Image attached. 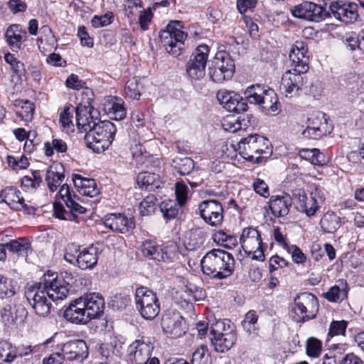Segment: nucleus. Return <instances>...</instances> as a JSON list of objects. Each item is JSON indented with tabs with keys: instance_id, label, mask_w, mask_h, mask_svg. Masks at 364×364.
Masks as SVG:
<instances>
[{
	"instance_id": "nucleus-1",
	"label": "nucleus",
	"mask_w": 364,
	"mask_h": 364,
	"mask_svg": "<svg viewBox=\"0 0 364 364\" xmlns=\"http://www.w3.org/2000/svg\"><path fill=\"white\" fill-rule=\"evenodd\" d=\"M68 288L56 272L48 271L43 276V282L27 286L25 296L35 314L46 317L50 313L51 302L67 297Z\"/></svg>"
},
{
	"instance_id": "nucleus-2",
	"label": "nucleus",
	"mask_w": 364,
	"mask_h": 364,
	"mask_svg": "<svg viewBox=\"0 0 364 364\" xmlns=\"http://www.w3.org/2000/svg\"><path fill=\"white\" fill-rule=\"evenodd\" d=\"M90 109L80 104L75 108L76 123L78 128L86 132L84 139L86 146L94 152L101 153L112 144L115 133V125L109 121L90 119Z\"/></svg>"
},
{
	"instance_id": "nucleus-3",
	"label": "nucleus",
	"mask_w": 364,
	"mask_h": 364,
	"mask_svg": "<svg viewBox=\"0 0 364 364\" xmlns=\"http://www.w3.org/2000/svg\"><path fill=\"white\" fill-rule=\"evenodd\" d=\"M203 272L217 279H224L230 277L235 267L232 255L220 249H213L208 252L200 261Z\"/></svg>"
},
{
	"instance_id": "nucleus-4",
	"label": "nucleus",
	"mask_w": 364,
	"mask_h": 364,
	"mask_svg": "<svg viewBox=\"0 0 364 364\" xmlns=\"http://www.w3.org/2000/svg\"><path fill=\"white\" fill-rule=\"evenodd\" d=\"M240 154L247 161L261 164L272 154L269 140L259 134H250L237 144Z\"/></svg>"
},
{
	"instance_id": "nucleus-5",
	"label": "nucleus",
	"mask_w": 364,
	"mask_h": 364,
	"mask_svg": "<svg viewBox=\"0 0 364 364\" xmlns=\"http://www.w3.org/2000/svg\"><path fill=\"white\" fill-rule=\"evenodd\" d=\"M248 103L258 105L266 114L275 115L279 110V100L272 89H264L259 85L249 86L244 92Z\"/></svg>"
},
{
	"instance_id": "nucleus-6",
	"label": "nucleus",
	"mask_w": 364,
	"mask_h": 364,
	"mask_svg": "<svg viewBox=\"0 0 364 364\" xmlns=\"http://www.w3.org/2000/svg\"><path fill=\"white\" fill-rule=\"evenodd\" d=\"M181 22L171 21L164 30L159 33L161 42L165 50L169 54L177 57L181 54L183 49L184 41L188 35L182 31Z\"/></svg>"
},
{
	"instance_id": "nucleus-7",
	"label": "nucleus",
	"mask_w": 364,
	"mask_h": 364,
	"mask_svg": "<svg viewBox=\"0 0 364 364\" xmlns=\"http://www.w3.org/2000/svg\"><path fill=\"white\" fill-rule=\"evenodd\" d=\"M154 346L149 338L134 341L128 347L127 353L132 364H160L159 359L152 356Z\"/></svg>"
},
{
	"instance_id": "nucleus-8",
	"label": "nucleus",
	"mask_w": 364,
	"mask_h": 364,
	"mask_svg": "<svg viewBox=\"0 0 364 364\" xmlns=\"http://www.w3.org/2000/svg\"><path fill=\"white\" fill-rule=\"evenodd\" d=\"M135 303L137 310L145 319H154L160 312V304L156 294L146 287L136 289Z\"/></svg>"
},
{
	"instance_id": "nucleus-9",
	"label": "nucleus",
	"mask_w": 364,
	"mask_h": 364,
	"mask_svg": "<svg viewBox=\"0 0 364 364\" xmlns=\"http://www.w3.org/2000/svg\"><path fill=\"white\" fill-rule=\"evenodd\" d=\"M208 70L210 79L215 82L221 83L232 77L235 72V64L229 53L218 51Z\"/></svg>"
},
{
	"instance_id": "nucleus-10",
	"label": "nucleus",
	"mask_w": 364,
	"mask_h": 364,
	"mask_svg": "<svg viewBox=\"0 0 364 364\" xmlns=\"http://www.w3.org/2000/svg\"><path fill=\"white\" fill-rule=\"evenodd\" d=\"M240 242L245 253L250 256L252 259L264 261V245L259 231L252 227L242 230Z\"/></svg>"
},
{
	"instance_id": "nucleus-11",
	"label": "nucleus",
	"mask_w": 364,
	"mask_h": 364,
	"mask_svg": "<svg viewBox=\"0 0 364 364\" xmlns=\"http://www.w3.org/2000/svg\"><path fill=\"white\" fill-rule=\"evenodd\" d=\"M317 298L312 294L304 292L294 299V311L297 322H304L316 317L318 310Z\"/></svg>"
},
{
	"instance_id": "nucleus-12",
	"label": "nucleus",
	"mask_w": 364,
	"mask_h": 364,
	"mask_svg": "<svg viewBox=\"0 0 364 364\" xmlns=\"http://www.w3.org/2000/svg\"><path fill=\"white\" fill-rule=\"evenodd\" d=\"M209 48L205 44L199 45L190 57L186 65V72L193 79H200L205 75Z\"/></svg>"
},
{
	"instance_id": "nucleus-13",
	"label": "nucleus",
	"mask_w": 364,
	"mask_h": 364,
	"mask_svg": "<svg viewBox=\"0 0 364 364\" xmlns=\"http://www.w3.org/2000/svg\"><path fill=\"white\" fill-rule=\"evenodd\" d=\"M325 114L318 112L311 114L306 121V127L302 132L304 137L318 139L329 134L332 127L328 124Z\"/></svg>"
},
{
	"instance_id": "nucleus-14",
	"label": "nucleus",
	"mask_w": 364,
	"mask_h": 364,
	"mask_svg": "<svg viewBox=\"0 0 364 364\" xmlns=\"http://www.w3.org/2000/svg\"><path fill=\"white\" fill-rule=\"evenodd\" d=\"M201 218L209 225L220 226L223 221V208L216 200H205L198 205Z\"/></svg>"
},
{
	"instance_id": "nucleus-15",
	"label": "nucleus",
	"mask_w": 364,
	"mask_h": 364,
	"mask_svg": "<svg viewBox=\"0 0 364 364\" xmlns=\"http://www.w3.org/2000/svg\"><path fill=\"white\" fill-rule=\"evenodd\" d=\"M161 325L164 333L171 338L181 337L186 333L183 316L174 311H167L164 314Z\"/></svg>"
},
{
	"instance_id": "nucleus-16",
	"label": "nucleus",
	"mask_w": 364,
	"mask_h": 364,
	"mask_svg": "<svg viewBox=\"0 0 364 364\" xmlns=\"http://www.w3.org/2000/svg\"><path fill=\"white\" fill-rule=\"evenodd\" d=\"M293 16L310 21L318 22L325 19L328 14L315 3L304 1L291 9Z\"/></svg>"
},
{
	"instance_id": "nucleus-17",
	"label": "nucleus",
	"mask_w": 364,
	"mask_h": 364,
	"mask_svg": "<svg viewBox=\"0 0 364 364\" xmlns=\"http://www.w3.org/2000/svg\"><path fill=\"white\" fill-rule=\"evenodd\" d=\"M217 100L228 112L242 113L248 109L247 98L239 94L227 90H220L217 92Z\"/></svg>"
},
{
	"instance_id": "nucleus-18",
	"label": "nucleus",
	"mask_w": 364,
	"mask_h": 364,
	"mask_svg": "<svg viewBox=\"0 0 364 364\" xmlns=\"http://www.w3.org/2000/svg\"><path fill=\"white\" fill-rule=\"evenodd\" d=\"M307 52L308 48L304 42L296 41L289 54L291 69L301 73H306L308 72L309 69V57L307 55Z\"/></svg>"
},
{
	"instance_id": "nucleus-19",
	"label": "nucleus",
	"mask_w": 364,
	"mask_h": 364,
	"mask_svg": "<svg viewBox=\"0 0 364 364\" xmlns=\"http://www.w3.org/2000/svg\"><path fill=\"white\" fill-rule=\"evenodd\" d=\"M63 361H77L82 363L88 357L87 343L82 340H73L66 342L61 348Z\"/></svg>"
},
{
	"instance_id": "nucleus-20",
	"label": "nucleus",
	"mask_w": 364,
	"mask_h": 364,
	"mask_svg": "<svg viewBox=\"0 0 364 364\" xmlns=\"http://www.w3.org/2000/svg\"><path fill=\"white\" fill-rule=\"evenodd\" d=\"M305 74L293 69L288 70L283 74L280 89L286 97H291L299 93L304 85Z\"/></svg>"
},
{
	"instance_id": "nucleus-21",
	"label": "nucleus",
	"mask_w": 364,
	"mask_h": 364,
	"mask_svg": "<svg viewBox=\"0 0 364 364\" xmlns=\"http://www.w3.org/2000/svg\"><path fill=\"white\" fill-rule=\"evenodd\" d=\"M21 192L12 187H7L0 192V198L2 202L6 203L11 209L16 211L23 210L26 214L34 213V208L28 205L24 202V198L20 196Z\"/></svg>"
},
{
	"instance_id": "nucleus-22",
	"label": "nucleus",
	"mask_w": 364,
	"mask_h": 364,
	"mask_svg": "<svg viewBox=\"0 0 364 364\" xmlns=\"http://www.w3.org/2000/svg\"><path fill=\"white\" fill-rule=\"evenodd\" d=\"M330 10L336 18L346 23H353L358 17L356 4L335 1L331 3Z\"/></svg>"
},
{
	"instance_id": "nucleus-23",
	"label": "nucleus",
	"mask_w": 364,
	"mask_h": 364,
	"mask_svg": "<svg viewBox=\"0 0 364 364\" xmlns=\"http://www.w3.org/2000/svg\"><path fill=\"white\" fill-rule=\"evenodd\" d=\"M63 316L67 321L76 324H86L91 320L80 297L70 304Z\"/></svg>"
},
{
	"instance_id": "nucleus-24",
	"label": "nucleus",
	"mask_w": 364,
	"mask_h": 364,
	"mask_svg": "<svg viewBox=\"0 0 364 364\" xmlns=\"http://www.w3.org/2000/svg\"><path fill=\"white\" fill-rule=\"evenodd\" d=\"M2 323L7 327L14 326L18 321H22L27 315L26 308L21 304H6L0 311Z\"/></svg>"
},
{
	"instance_id": "nucleus-25",
	"label": "nucleus",
	"mask_w": 364,
	"mask_h": 364,
	"mask_svg": "<svg viewBox=\"0 0 364 364\" xmlns=\"http://www.w3.org/2000/svg\"><path fill=\"white\" fill-rule=\"evenodd\" d=\"M105 225L116 232L125 233L134 229V222L123 214L112 213L107 215L104 219Z\"/></svg>"
},
{
	"instance_id": "nucleus-26",
	"label": "nucleus",
	"mask_w": 364,
	"mask_h": 364,
	"mask_svg": "<svg viewBox=\"0 0 364 364\" xmlns=\"http://www.w3.org/2000/svg\"><path fill=\"white\" fill-rule=\"evenodd\" d=\"M80 299L91 320L97 318L103 313L105 301L99 294H85Z\"/></svg>"
},
{
	"instance_id": "nucleus-27",
	"label": "nucleus",
	"mask_w": 364,
	"mask_h": 364,
	"mask_svg": "<svg viewBox=\"0 0 364 364\" xmlns=\"http://www.w3.org/2000/svg\"><path fill=\"white\" fill-rule=\"evenodd\" d=\"M4 36L10 48L18 51L21 48L23 42L26 40L27 33L20 25L13 24L8 27Z\"/></svg>"
},
{
	"instance_id": "nucleus-28",
	"label": "nucleus",
	"mask_w": 364,
	"mask_h": 364,
	"mask_svg": "<svg viewBox=\"0 0 364 364\" xmlns=\"http://www.w3.org/2000/svg\"><path fill=\"white\" fill-rule=\"evenodd\" d=\"M98 260L97 248L91 245L78 253L77 265L82 269H92Z\"/></svg>"
},
{
	"instance_id": "nucleus-29",
	"label": "nucleus",
	"mask_w": 364,
	"mask_h": 364,
	"mask_svg": "<svg viewBox=\"0 0 364 364\" xmlns=\"http://www.w3.org/2000/svg\"><path fill=\"white\" fill-rule=\"evenodd\" d=\"M292 199L289 195L272 197L269 200V208L276 217H283L289 213Z\"/></svg>"
},
{
	"instance_id": "nucleus-30",
	"label": "nucleus",
	"mask_w": 364,
	"mask_h": 364,
	"mask_svg": "<svg viewBox=\"0 0 364 364\" xmlns=\"http://www.w3.org/2000/svg\"><path fill=\"white\" fill-rule=\"evenodd\" d=\"M63 170V165L60 163L53 164L47 170L46 181L52 192L57 190L64 178V174L61 172Z\"/></svg>"
},
{
	"instance_id": "nucleus-31",
	"label": "nucleus",
	"mask_w": 364,
	"mask_h": 364,
	"mask_svg": "<svg viewBox=\"0 0 364 364\" xmlns=\"http://www.w3.org/2000/svg\"><path fill=\"white\" fill-rule=\"evenodd\" d=\"M136 183L141 189L153 191L160 187L161 181L158 174L144 171L137 175Z\"/></svg>"
},
{
	"instance_id": "nucleus-32",
	"label": "nucleus",
	"mask_w": 364,
	"mask_h": 364,
	"mask_svg": "<svg viewBox=\"0 0 364 364\" xmlns=\"http://www.w3.org/2000/svg\"><path fill=\"white\" fill-rule=\"evenodd\" d=\"M212 343L218 352L228 350L236 341L235 333L232 331L223 333L211 338Z\"/></svg>"
},
{
	"instance_id": "nucleus-33",
	"label": "nucleus",
	"mask_w": 364,
	"mask_h": 364,
	"mask_svg": "<svg viewBox=\"0 0 364 364\" xmlns=\"http://www.w3.org/2000/svg\"><path fill=\"white\" fill-rule=\"evenodd\" d=\"M6 246L10 252L25 257H27L31 247V242L26 237H19L17 240H12L6 242Z\"/></svg>"
},
{
	"instance_id": "nucleus-34",
	"label": "nucleus",
	"mask_w": 364,
	"mask_h": 364,
	"mask_svg": "<svg viewBox=\"0 0 364 364\" xmlns=\"http://www.w3.org/2000/svg\"><path fill=\"white\" fill-rule=\"evenodd\" d=\"M341 218L335 213L327 212L320 220V225L323 232H335L341 226Z\"/></svg>"
},
{
	"instance_id": "nucleus-35",
	"label": "nucleus",
	"mask_w": 364,
	"mask_h": 364,
	"mask_svg": "<svg viewBox=\"0 0 364 364\" xmlns=\"http://www.w3.org/2000/svg\"><path fill=\"white\" fill-rule=\"evenodd\" d=\"M323 200V196L321 190L316 188L314 191L311 193L309 197L307 198L305 202V210H301L300 212H304L308 216H311L315 214L319 208V203Z\"/></svg>"
},
{
	"instance_id": "nucleus-36",
	"label": "nucleus",
	"mask_w": 364,
	"mask_h": 364,
	"mask_svg": "<svg viewBox=\"0 0 364 364\" xmlns=\"http://www.w3.org/2000/svg\"><path fill=\"white\" fill-rule=\"evenodd\" d=\"M171 166L180 175H188L194 168V162L190 157H176L172 160Z\"/></svg>"
},
{
	"instance_id": "nucleus-37",
	"label": "nucleus",
	"mask_w": 364,
	"mask_h": 364,
	"mask_svg": "<svg viewBox=\"0 0 364 364\" xmlns=\"http://www.w3.org/2000/svg\"><path fill=\"white\" fill-rule=\"evenodd\" d=\"M299 156L306 160L310 161L314 165L323 166L327 163V159L317 149H302Z\"/></svg>"
},
{
	"instance_id": "nucleus-38",
	"label": "nucleus",
	"mask_w": 364,
	"mask_h": 364,
	"mask_svg": "<svg viewBox=\"0 0 364 364\" xmlns=\"http://www.w3.org/2000/svg\"><path fill=\"white\" fill-rule=\"evenodd\" d=\"M143 89L144 85L141 78L133 77L127 82L126 94L132 99L139 100Z\"/></svg>"
},
{
	"instance_id": "nucleus-39",
	"label": "nucleus",
	"mask_w": 364,
	"mask_h": 364,
	"mask_svg": "<svg viewBox=\"0 0 364 364\" xmlns=\"http://www.w3.org/2000/svg\"><path fill=\"white\" fill-rule=\"evenodd\" d=\"M18 357V349L11 343L2 341H0V359L6 363L14 360Z\"/></svg>"
},
{
	"instance_id": "nucleus-40",
	"label": "nucleus",
	"mask_w": 364,
	"mask_h": 364,
	"mask_svg": "<svg viewBox=\"0 0 364 364\" xmlns=\"http://www.w3.org/2000/svg\"><path fill=\"white\" fill-rule=\"evenodd\" d=\"M179 206L180 205L178 202L174 200H164L160 205V210L164 218L170 220L174 219L178 215Z\"/></svg>"
},
{
	"instance_id": "nucleus-41",
	"label": "nucleus",
	"mask_w": 364,
	"mask_h": 364,
	"mask_svg": "<svg viewBox=\"0 0 364 364\" xmlns=\"http://www.w3.org/2000/svg\"><path fill=\"white\" fill-rule=\"evenodd\" d=\"M210 353L206 346L202 345L192 355V364H211Z\"/></svg>"
},
{
	"instance_id": "nucleus-42",
	"label": "nucleus",
	"mask_w": 364,
	"mask_h": 364,
	"mask_svg": "<svg viewBox=\"0 0 364 364\" xmlns=\"http://www.w3.org/2000/svg\"><path fill=\"white\" fill-rule=\"evenodd\" d=\"M4 60L10 65L11 70L16 75L18 79L22 80V77L24 76L26 73L24 64L18 60L14 55L10 53L5 54Z\"/></svg>"
},
{
	"instance_id": "nucleus-43",
	"label": "nucleus",
	"mask_w": 364,
	"mask_h": 364,
	"mask_svg": "<svg viewBox=\"0 0 364 364\" xmlns=\"http://www.w3.org/2000/svg\"><path fill=\"white\" fill-rule=\"evenodd\" d=\"M44 147L47 156H51L53 154V150L58 153H65L68 149L66 143L60 139H53L51 142H45Z\"/></svg>"
},
{
	"instance_id": "nucleus-44",
	"label": "nucleus",
	"mask_w": 364,
	"mask_h": 364,
	"mask_svg": "<svg viewBox=\"0 0 364 364\" xmlns=\"http://www.w3.org/2000/svg\"><path fill=\"white\" fill-rule=\"evenodd\" d=\"M348 326V322L341 321H333L328 328L327 340L337 336H344Z\"/></svg>"
},
{
	"instance_id": "nucleus-45",
	"label": "nucleus",
	"mask_w": 364,
	"mask_h": 364,
	"mask_svg": "<svg viewBox=\"0 0 364 364\" xmlns=\"http://www.w3.org/2000/svg\"><path fill=\"white\" fill-rule=\"evenodd\" d=\"M213 240L220 244V245H224L225 247H230V245H235L237 240L236 238L231 235H228L223 230H219L214 233L213 235Z\"/></svg>"
},
{
	"instance_id": "nucleus-46",
	"label": "nucleus",
	"mask_w": 364,
	"mask_h": 364,
	"mask_svg": "<svg viewBox=\"0 0 364 364\" xmlns=\"http://www.w3.org/2000/svg\"><path fill=\"white\" fill-rule=\"evenodd\" d=\"M323 296L329 301L336 302L344 299L347 296V291L344 287L341 289L338 286L335 285L325 293Z\"/></svg>"
},
{
	"instance_id": "nucleus-47",
	"label": "nucleus",
	"mask_w": 364,
	"mask_h": 364,
	"mask_svg": "<svg viewBox=\"0 0 364 364\" xmlns=\"http://www.w3.org/2000/svg\"><path fill=\"white\" fill-rule=\"evenodd\" d=\"M156 198L154 195L146 196L139 205V211L142 215H148L153 213L156 208Z\"/></svg>"
},
{
	"instance_id": "nucleus-48",
	"label": "nucleus",
	"mask_w": 364,
	"mask_h": 364,
	"mask_svg": "<svg viewBox=\"0 0 364 364\" xmlns=\"http://www.w3.org/2000/svg\"><path fill=\"white\" fill-rule=\"evenodd\" d=\"M203 242L204 237L201 232H191L188 241L186 242V248L190 250H196L203 245Z\"/></svg>"
},
{
	"instance_id": "nucleus-49",
	"label": "nucleus",
	"mask_w": 364,
	"mask_h": 364,
	"mask_svg": "<svg viewBox=\"0 0 364 364\" xmlns=\"http://www.w3.org/2000/svg\"><path fill=\"white\" fill-rule=\"evenodd\" d=\"M34 105L28 100H26L25 105L21 109H16V114L23 121L29 122L33 119Z\"/></svg>"
},
{
	"instance_id": "nucleus-50",
	"label": "nucleus",
	"mask_w": 364,
	"mask_h": 364,
	"mask_svg": "<svg viewBox=\"0 0 364 364\" xmlns=\"http://www.w3.org/2000/svg\"><path fill=\"white\" fill-rule=\"evenodd\" d=\"M176 197L180 206H183L188 199V188L183 182H177L175 185Z\"/></svg>"
},
{
	"instance_id": "nucleus-51",
	"label": "nucleus",
	"mask_w": 364,
	"mask_h": 364,
	"mask_svg": "<svg viewBox=\"0 0 364 364\" xmlns=\"http://www.w3.org/2000/svg\"><path fill=\"white\" fill-rule=\"evenodd\" d=\"M14 294L12 289L11 280L0 274V297L11 296Z\"/></svg>"
},
{
	"instance_id": "nucleus-52",
	"label": "nucleus",
	"mask_w": 364,
	"mask_h": 364,
	"mask_svg": "<svg viewBox=\"0 0 364 364\" xmlns=\"http://www.w3.org/2000/svg\"><path fill=\"white\" fill-rule=\"evenodd\" d=\"M113 18L114 16L112 13H107L102 16H95L91 21V23L95 28L107 26L112 22Z\"/></svg>"
},
{
	"instance_id": "nucleus-53",
	"label": "nucleus",
	"mask_w": 364,
	"mask_h": 364,
	"mask_svg": "<svg viewBox=\"0 0 364 364\" xmlns=\"http://www.w3.org/2000/svg\"><path fill=\"white\" fill-rule=\"evenodd\" d=\"M321 350V342L316 339L311 338L307 341L306 343V353L308 355L311 357H318Z\"/></svg>"
},
{
	"instance_id": "nucleus-54",
	"label": "nucleus",
	"mask_w": 364,
	"mask_h": 364,
	"mask_svg": "<svg viewBox=\"0 0 364 364\" xmlns=\"http://www.w3.org/2000/svg\"><path fill=\"white\" fill-rule=\"evenodd\" d=\"M159 246H157L154 242L146 240L141 245V251L144 256L151 257L156 255Z\"/></svg>"
},
{
	"instance_id": "nucleus-55",
	"label": "nucleus",
	"mask_w": 364,
	"mask_h": 364,
	"mask_svg": "<svg viewBox=\"0 0 364 364\" xmlns=\"http://www.w3.org/2000/svg\"><path fill=\"white\" fill-rule=\"evenodd\" d=\"M307 198L308 197L303 189H298L294 191L293 199L294 203L299 211L306 208L304 203Z\"/></svg>"
},
{
	"instance_id": "nucleus-56",
	"label": "nucleus",
	"mask_w": 364,
	"mask_h": 364,
	"mask_svg": "<svg viewBox=\"0 0 364 364\" xmlns=\"http://www.w3.org/2000/svg\"><path fill=\"white\" fill-rule=\"evenodd\" d=\"M85 183V185L80 192L81 194L89 197H94L98 195L99 190L97 188V184L94 179L88 178Z\"/></svg>"
},
{
	"instance_id": "nucleus-57",
	"label": "nucleus",
	"mask_w": 364,
	"mask_h": 364,
	"mask_svg": "<svg viewBox=\"0 0 364 364\" xmlns=\"http://www.w3.org/2000/svg\"><path fill=\"white\" fill-rule=\"evenodd\" d=\"M109 114L114 120H122L126 116V110L124 107L118 103H114L109 109Z\"/></svg>"
},
{
	"instance_id": "nucleus-58",
	"label": "nucleus",
	"mask_w": 364,
	"mask_h": 364,
	"mask_svg": "<svg viewBox=\"0 0 364 364\" xmlns=\"http://www.w3.org/2000/svg\"><path fill=\"white\" fill-rule=\"evenodd\" d=\"M254 191L261 196L267 198L269 196V188L267 183L260 178H256L253 183Z\"/></svg>"
},
{
	"instance_id": "nucleus-59",
	"label": "nucleus",
	"mask_w": 364,
	"mask_h": 364,
	"mask_svg": "<svg viewBox=\"0 0 364 364\" xmlns=\"http://www.w3.org/2000/svg\"><path fill=\"white\" fill-rule=\"evenodd\" d=\"M80 252L78 247L74 244L69 245L65 250V259L70 263L76 262L77 263L78 253Z\"/></svg>"
},
{
	"instance_id": "nucleus-60",
	"label": "nucleus",
	"mask_w": 364,
	"mask_h": 364,
	"mask_svg": "<svg viewBox=\"0 0 364 364\" xmlns=\"http://www.w3.org/2000/svg\"><path fill=\"white\" fill-rule=\"evenodd\" d=\"M65 85L69 88L78 90L83 88L85 83L80 80L77 75L70 74L65 81Z\"/></svg>"
},
{
	"instance_id": "nucleus-61",
	"label": "nucleus",
	"mask_w": 364,
	"mask_h": 364,
	"mask_svg": "<svg viewBox=\"0 0 364 364\" xmlns=\"http://www.w3.org/2000/svg\"><path fill=\"white\" fill-rule=\"evenodd\" d=\"M152 16L153 14L150 8L140 12L139 21L140 27L143 31L148 29V26L151 21Z\"/></svg>"
},
{
	"instance_id": "nucleus-62",
	"label": "nucleus",
	"mask_w": 364,
	"mask_h": 364,
	"mask_svg": "<svg viewBox=\"0 0 364 364\" xmlns=\"http://www.w3.org/2000/svg\"><path fill=\"white\" fill-rule=\"evenodd\" d=\"M291 255V258L295 263H303L306 257L301 250L296 245L289 246V249H286Z\"/></svg>"
},
{
	"instance_id": "nucleus-63",
	"label": "nucleus",
	"mask_w": 364,
	"mask_h": 364,
	"mask_svg": "<svg viewBox=\"0 0 364 364\" xmlns=\"http://www.w3.org/2000/svg\"><path fill=\"white\" fill-rule=\"evenodd\" d=\"M131 125L139 129L145 125V118L144 113L139 110H134L131 115Z\"/></svg>"
},
{
	"instance_id": "nucleus-64",
	"label": "nucleus",
	"mask_w": 364,
	"mask_h": 364,
	"mask_svg": "<svg viewBox=\"0 0 364 364\" xmlns=\"http://www.w3.org/2000/svg\"><path fill=\"white\" fill-rule=\"evenodd\" d=\"M288 265V262L278 256L274 255L269 259V271L272 272L273 271L277 269L278 268H283Z\"/></svg>"
}]
</instances>
